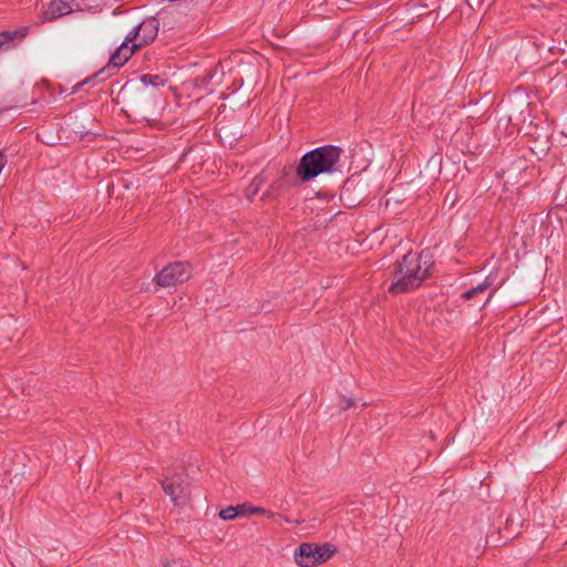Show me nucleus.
<instances>
[{"label": "nucleus", "instance_id": "1", "mask_svg": "<svg viewBox=\"0 0 567 567\" xmlns=\"http://www.w3.org/2000/svg\"><path fill=\"white\" fill-rule=\"evenodd\" d=\"M434 266L432 256L425 252H408L393 274L389 291L394 295L415 289L430 276Z\"/></svg>", "mask_w": 567, "mask_h": 567}, {"label": "nucleus", "instance_id": "2", "mask_svg": "<svg viewBox=\"0 0 567 567\" xmlns=\"http://www.w3.org/2000/svg\"><path fill=\"white\" fill-rule=\"evenodd\" d=\"M342 150L327 145L306 153L297 167L301 181H311L322 173L331 172L340 161Z\"/></svg>", "mask_w": 567, "mask_h": 567}, {"label": "nucleus", "instance_id": "3", "mask_svg": "<svg viewBox=\"0 0 567 567\" xmlns=\"http://www.w3.org/2000/svg\"><path fill=\"white\" fill-rule=\"evenodd\" d=\"M157 32L156 20H144L125 37L122 44L111 55L110 63L113 66H122L136 50L152 43L157 37Z\"/></svg>", "mask_w": 567, "mask_h": 567}, {"label": "nucleus", "instance_id": "4", "mask_svg": "<svg viewBox=\"0 0 567 567\" xmlns=\"http://www.w3.org/2000/svg\"><path fill=\"white\" fill-rule=\"evenodd\" d=\"M336 553L330 544L302 543L295 550L293 559L299 567H316L328 561Z\"/></svg>", "mask_w": 567, "mask_h": 567}, {"label": "nucleus", "instance_id": "5", "mask_svg": "<svg viewBox=\"0 0 567 567\" xmlns=\"http://www.w3.org/2000/svg\"><path fill=\"white\" fill-rule=\"evenodd\" d=\"M193 274L190 264L175 261L164 267L156 276L155 281L161 287H172L187 281Z\"/></svg>", "mask_w": 567, "mask_h": 567}, {"label": "nucleus", "instance_id": "6", "mask_svg": "<svg viewBox=\"0 0 567 567\" xmlns=\"http://www.w3.org/2000/svg\"><path fill=\"white\" fill-rule=\"evenodd\" d=\"M188 480L183 473H176L171 477H165L163 481V489L168 496H175L186 493Z\"/></svg>", "mask_w": 567, "mask_h": 567}, {"label": "nucleus", "instance_id": "7", "mask_svg": "<svg viewBox=\"0 0 567 567\" xmlns=\"http://www.w3.org/2000/svg\"><path fill=\"white\" fill-rule=\"evenodd\" d=\"M71 12V6L68 0H51L47 10L43 12V20L51 21Z\"/></svg>", "mask_w": 567, "mask_h": 567}, {"label": "nucleus", "instance_id": "8", "mask_svg": "<svg viewBox=\"0 0 567 567\" xmlns=\"http://www.w3.org/2000/svg\"><path fill=\"white\" fill-rule=\"evenodd\" d=\"M245 516V504H239L237 506H229L219 512V517L224 520L235 519L236 517Z\"/></svg>", "mask_w": 567, "mask_h": 567}, {"label": "nucleus", "instance_id": "9", "mask_svg": "<svg viewBox=\"0 0 567 567\" xmlns=\"http://www.w3.org/2000/svg\"><path fill=\"white\" fill-rule=\"evenodd\" d=\"M265 181L266 178L262 175H258L251 181V183L246 188V197L249 200H252L254 197L258 194Z\"/></svg>", "mask_w": 567, "mask_h": 567}, {"label": "nucleus", "instance_id": "10", "mask_svg": "<svg viewBox=\"0 0 567 567\" xmlns=\"http://www.w3.org/2000/svg\"><path fill=\"white\" fill-rule=\"evenodd\" d=\"M488 287V284L487 282H484V284H481L470 290H466L465 292H463L462 297L464 299H472L474 298L477 293H481V292H484Z\"/></svg>", "mask_w": 567, "mask_h": 567}, {"label": "nucleus", "instance_id": "11", "mask_svg": "<svg viewBox=\"0 0 567 567\" xmlns=\"http://www.w3.org/2000/svg\"><path fill=\"white\" fill-rule=\"evenodd\" d=\"M17 34H18L17 31H13V32H9V31L0 32V49L9 48L10 42L16 38Z\"/></svg>", "mask_w": 567, "mask_h": 567}, {"label": "nucleus", "instance_id": "12", "mask_svg": "<svg viewBox=\"0 0 567 567\" xmlns=\"http://www.w3.org/2000/svg\"><path fill=\"white\" fill-rule=\"evenodd\" d=\"M244 504H245V516H248L251 514H265L266 513V509L264 507L252 506L249 503H244Z\"/></svg>", "mask_w": 567, "mask_h": 567}, {"label": "nucleus", "instance_id": "13", "mask_svg": "<svg viewBox=\"0 0 567 567\" xmlns=\"http://www.w3.org/2000/svg\"><path fill=\"white\" fill-rule=\"evenodd\" d=\"M352 405V402L350 400H347L344 404L342 405V409H349Z\"/></svg>", "mask_w": 567, "mask_h": 567}]
</instances>
